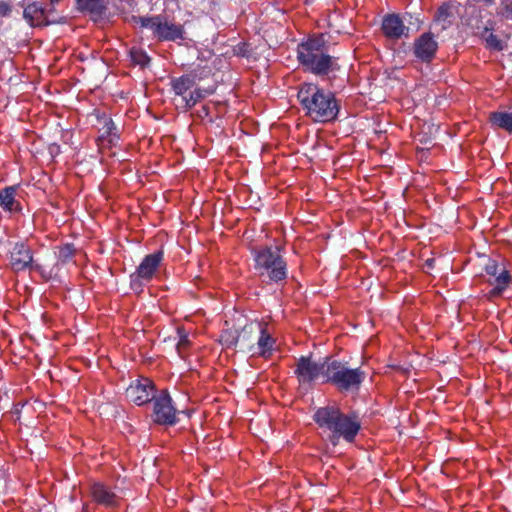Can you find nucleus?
Instances as JSON below:
<instances>
[{"instance_id": "1", "label": "nucleus", "mask_w": 512, "mask_h": 512, "mask_svg": "<svg viewBox=\"0 0 512 512\" xmlns=\"http://www.w3.org/2000/svg\"><path fill=\"white\" fill-rule=\"evenodd\" d=\"M297 97L305 115L314 122H330L339 113V104L335 95L320 88L317 84H302Z\"/></svg>"}, {"instance_id": "2", "label": "nucleus", "mask_w": 512, "mask_h": 512, "mask_svg": "<svg viewBox=\"0 0 512 512\" xmlns=\"http://www.w3.org/2000/svg\"><path fill=\"white\" fill-rule=\"evenodd\" d=\"M313 419L321 429L331 433L330 439L333 444L340 438L353 442L361 428L356 416L343 414L337 406L318 408Z\"/></svg>"}, {"instance_id": "3", "label": "nucleus", "mask_w": 512, "mask_h": 512, "mask_svg": "<svg viewBox=\"0 0 512 512\" xmlns=\"http://www.w3.org/2000/svg\"><path fill=\"white\" fill-rule=\"evenodd\" d=\"M297 58L306 70L316 75H326L338 69L336 59L325 52L322 36L302 42L297 49Z\"/></svg>"}, {"instance_id": "4", "label": "nucleus", "mask_w": 512, "mask_h": 512, "mask_svg": "<svg viewBox=\"0 0 512 512\" xmlns=\"http://www.w3.org/2000/svg\"><path fill=\"white\" fill-rule=\"evenodd\" d=\"M237 328L235 331H229L226 337V347L234 346L240 340H246L252 333L259 334L257 340V353L261 356L268 357L273 350L274 340L271 335L266 331L264 326L257 321L248 322L244 315H239L236 319Z\"/></svg>"}, {"instance_id": "5", "label": "nucleus", "mask_w": 512, "mask_h": 512, "mask_svg": "<svg viewBox=\"0 0 512 512\" xmlns=\"http://www.w3.org/2000/svg\"><path fill=\"white\" fill-rule=\"evenodd\" d=\"M255 269L260 275L278 282L287 277V266L278 246L263 247L254 252Z\"/></svg>"}, {"instance_id": "6", "label": "nucleus", "mask_w": 512, "mask_h": 512, "mask_svg": "<svg viewBox=\"0 0 512 512\" xmlns=\"http://www.w3.org/2000/svg\"><path fill=\"white\" fill-rule=\"evenodd\" d=\"M134 23L151 31L153 38L160 42L184 39V28L181 24L169 22L162 14L152 16H134Z\"/></svg>"}, {"instance_id": "7", "label": "nucleus", "mask_w": 512, "mask_h": 512, "mask_svg": "<svg viewBox=\"0 0 512 512\" xmlns=\"http://www.w3.org/2000/svg\"><path fill=\"white\" fill-rule=\"evenodd\" d=\"M365 372L359 368H349L337 360H331L326 369V382H330L340 390L350 391L360 387Z\"/></svg>"}, {"instance_id": "8", "label": "nucleus", "mask_w": 512, "mask_h": 512, "mask_svg": "<svg viewBox=\"0 0 512 512\" xmlns=\"http://www.w3.org/2000/svg\"><path fill=\"white\" fill-rule=\"evenodd\" d=\"M163 259L164 252L161 249L146 255L136 271L130 275L131 289L138 293L142 292L144 285L149 283L155 276Z\"/></svg>"}, {"instance_id": "9", "label": "nucleus", "mask_w": 512, "mask_h": 512, "mask_svg": "<svg viewBox=\"0 0 512 512\" xmlns=\"http://www.w3.org/2000/svg\"><path fill=\"white\" fill-rule=\"evenodd\" d=\"M152 419L153 422L164 426H173L178 422L177 409L167 390H161L154 398Z\"/></svg>"}, {"instance_id": "10", "label": "nucleus", "mask_w": 512, "mask_h": 512, "mask_svg": "<svg viewBox=\"0 0 512 512\" xmlns=\"http://www.w3.org/2000/svg\"><path fill=\"white\" fill-rule=\"evenodd\" d=\"M330 363V359L326 358L323 361L315 362L310 357H300L295 374L300 383H310L317 380L319 377L326 379V369ZM326 382V380H324Z\"/></svg>"}, {"instance_id": "11", "label": "nucleus", "mask_w": 512, "mask_h": 512, "mask_svg": "<svg viewBox=\"0 0 512 512\" xmlns=\"http://www.w3.org/2000/svg\"><path fill=\"white\" fill-rule=\"evenodd\" d=\"M157 396L154 383L145 377L132 381L126 389V397L129 401L142 406L154 400Z\"/></svg>"}, {"instance_id": "12", "label": "nucleus", "mask_w": 512, "mask_h": 512, "mask_svg": "<svg viewBox=\"0 0 512 512\" xmlns=\"http://www.w3.org/2000/svg\"><path fill=\"white\" fill-rule=\"evenodd\" d=\"M485 271L488 275L493 277L489 283L493 286L489 292L490 297L501 295V293L508 287L511 277L509 272L503 264H499L496 260L489 259L485 265Z\"/></svg>"}, {"instance_id": "13", "label": "nucleus", "mask_w": 512, "mask_h": 512, "mask_svg": "<svg viewBox=\"0 0 512 512\" xmlns=\"http://www.w3.org/2000/svg\"><path fill=\"white\" fill-rule=\"evenodd\" d=\"M32 249L24 242H16L9 252V264L13 271L29 269L33 263Z\"/></svg>"}, {"instance_id": "14", "label": "nucleus", "mask_w": 512, "mask_h": 512, "mask_svg": "<svg viewBox=\"0 0 512 512\" xmlns=\"http://www.w3.org/2000/svg\"><path fill=\"white\" fill-rule=\"evenodd\" d=\"M438 43L432 33L426 32L419 36L413 45L415 57L422 62H430L436 54Z\"/></svg>"}, {"instance_id": "15", "label": "nucleus", "mask_w": 512, "mask_h": 512, "mask_svg": "<svg viewBox=\"0 0 512 512\" xmlns=\"http://www.w3.org/2000/svg\"><path fill=\"white\" fill-rule=\"evenodd\" d=\"M23 7V18L31 27L48 26L52 21L48 20L47 11L39 2H31L24 5V1L20 3Z\"/></svg>"}, {"instance_id": "16", "label": "nucleus", "mask_w": 512, "mask_h": 512, "mask_svg": "<svg viewBox=\"0 0 512 512\" xmlns=\"http://www.w3.org/2000/svg\"><path fill=\"white\" fill-rule=\"evenodd\" d=\"M382 30L385 36L392 39H399L408 36L409 28L404 25L399 15L389 14L383 18Z\"/></svg>"}, {"instance_id": "17", "label": "nucleus", "mask_w": 512, "mask_h": 512, "mask_svg": "<svg viewBox=\"0 0 512 512\" xmlns=\"http://www.w3.org/2000/svg\"><path fill=\"white\" fill-rule=\"evenodd\" d=\"M91 496L97 504L104 506L116 505V494L102 483L97 482L91 486Z\"/></svg>"}, {"instance_id": "18", "label": "nucleus", "mask_w": 512, "mask_h": 512, "mask_svg": "<svg viewBox=\"0 0 512 512\" xmlns=\"http://www.w3.org/2000/svg\"><path fill=\"white\" fill-rule=\"evenodd\" d=\"M172 89L177 96L176 98L187 97L191 89L196 86L195 76L186 74L171 81Z\"/></svg>"}, {"instance_id": "19", "label": "nucleus", "mask_w": 512, "mask_h": 512, "mask_svg": "<svg viewBox=\"0 0 512 512\" xmlns=\"http://www.w3.org/2000/svg\"><path fill=\"white\" fill-rule=\"evenodd\" d=\"M18 186L5 187L0 191V206L10 212L21 210L20 203L15 200V194Z\"/></svg>"}, {"instance_id": "20", "label": "nucleus", "mask_w": 512, "mask_h": 512, "mask_svg": "<svg viewBox=\"0 0 512 512\" xmlns=\"http://www.w3.org/2000/svg\"><path fill=\"white\" fill-rule=\"evenodd\" d=\"M75 4L78 11L97 16L103 15L106 10L104 0H75Z\"/></svg>"}, {"instance_id": "21", "label": "nucleus", "mask_w": 512, "mask_h": 512, "mask_svg": "<svg viewBox=\"0 0 512 512\" xmlns=\"http://www.w3.org/2000/svg\"><path fill=\"white\" fill-rule=\"evenodd\" d=\"M203 97V91L195 86L191 89L187 97L175 98L174 102L177 108L186 111L194 107Z\"/></svg>"}, {"instance_id": "22", "label": "nucleus", "mask_w": 512, "mask_h": 512, "mask_svg": "<svg viewBox=\"0 0 512 512\" xmlns=\"http://www.w3.org/2000/svg\"><path fill=\"white\" fill-rule=\"evenodd\" d=\"M56 257L57 262L55 264L56 267L59 265H65L72 261L74 256L76 255V247L73 243H65L63 245L56 247Z\"/></svg>"}, {"instance_id": "23", "label": "nucleus", "mask_w": 512, "mask_h": 512, "mask_svg": "<svg viewBox=\"0 0 512 512\" xmlns=\"http://www.w3.org/2000/svg\"><path fill=\"white\" fill-rule=\"evenodd\" d=\"M490 122L493 126L512 133V112H492Z\"/></svg>"}, {"instance_id": "24", "label": "nucleus", "mask_w": 512, "mask_h": 512, "mask_svg": "<svg viewBox=\"0 0 512 512\" xmlns=\"http://www.w3.org/2000/svg\"><path fill=\"white\" fill-rule=\"evenodd\" d=\"M230 42H235V39H229ZM231 47V53L233 56L237 57H251V48L250 45L244 41H239L237 43L229 44Z\"/></svg>"}, {"instance_id": "25", "label": "nucleus", "mask_w": 512, "mask_h": 512, "mask_svg": "<svg viewBox=\"0 0 512 512\" xmlns=\"http://www.w3.org/2000/svg\"><path fill=\"white\" fill-rule=\"evenodd\" d=\"M178 343L176 345L178 354L183 357V351L190 345L188 332L183 327L177 328Z\"/></svg>"}, {"instance_id": "26", "label": "nucleus", "mask_w": 512, "mask_h": 512, "mask_svg": "<svg viewBox=\"0 0 512 512\" xmlns=\"http://www.w3.org/2000/svg\"><path fill=\"white\" fill-rule=\"evenodd\" d=\"M130 56L133 63L140 66H146L150 61L148 55L140 49L132 48L130 50Z\"/></svg>"}, {"instance_id": "27", "label": "nucleus", "mask_w": 512, "mask_h": 512, "mask_svg": "<svg viewBox=\"0 0 512 512\" xmlns=\"http://www.w3.org/2000/svg\"><path fill=\"white\" fill-rule=\"evenodd\" d=\"M102 119H103V126L101 128L102 137L105 138V137H110V136H116V134L114 133V131L116 130V127H115V124L112 121V119L108 118L106 116H104Z\"/></svg>"}, {"instance_id": "28", "label": "nucleus", "mask_w": 512, "mask_h": 512, "mask_svg": "<svg viewBox=\"0 0 512 512\" xmlns=\"http://www.w3.org/2000/svg\"><path fill=\"white\" fill-rule=\"evenodd\" d=\"M29 270H34L38 272L45 281H49L50 279L53 278V269L47 270L44 266L38 263L33 262Z\"/></svg>"}, {"instance_id": "29", "label": "nucleus", "mask_w": 512, "mask_h": 512, "mask_svg": "<svg viewBox=\"0 0 512 512\" xmlns=\"http://www.w3.org/2000/svg\"><path fill=\"white\" fill-rule=\"evenodd\" d=\"M450 17L449 7L447 5H442L437 12L436 21L446 23L448 22V18ZM445 24H443V28Z\"/></svg>"}, {"instance_id": "30", "label": "nucleus", "mask_w": 512, "mask_h": 512, "mask_svg": "<svg viewBox=\"0 0 512 512\" xmlns=\"http://www.w3.org/2000/svg\"><path fill=\"white\" fill-rule=\"evenodd\" d=\"M486 43L487 45L490 47V48H493L495 50H502V44H501V41L498 39V37L496 35H494L493 33H490L487 37H486Z\"/></svg>"}, {"instance_id": "31", "label": "nucleus", "mask_w": 512, "mask_h": 512, "mask_svg": "<svg viewBox=\"0 0 512 512\" xmlns=\"http://www.w3.org/2000/svg\"><path fill=\"white\" fill-rule=\"evenodd\" d=\"M500 14L502 17L506 19L512 20V1L509 3H506L500 10Z\"/></svg>"}, {"instance_id": "32", "label": "nucleus", "mask_w": 512, "mask_h": 512, "mask_svg": "<svg viewBox=\"0 0 512 512\" xmlns=\"http://www.w3.org/2000/svg\"><path fill=\"white\" fill-rule=\"evenodd\" d=\"M11 12V5L5 1H0V17H7Z\"/></svg>"}, {"instance_id": "33", "label": "nucleus", "mask_w": 512, "mask_h": 512, "mask_svg": "<svg viewBox=\"0 0 512 512\" xmlns=\"http://www.w3.org/2000/svg\"><path fill=\"white\" fill-rule=\"evenodd\" d=\"M49 1H50V5H51L52 7H51V9H49V11H48V12H52V11H54V6H55L56 4H58L60 0H49Z\"/></svg>"}, {"instance_id": "34", "label": "nucleus", "mask_w": 512, "mask_h": 512, "mask_svg": "<svg viewBox=\"0 0 512 512\" xmlns=\"http://www.w3.org/2000/svg\"><path fill=\"white\" fill-rule=\"evenodd\" d=\"M432 262H433V260H428L427 265L432 266Z\"/></svg>"}]
</instances>
